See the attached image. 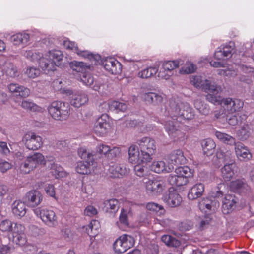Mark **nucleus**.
Wrapping results in <instances>:
<instances>
[{"instance_id": "obj_56", "label": "nucleus", "mask_w": 254, "mask_h": 254, "mask_svg": "<svg viewBox=\"0 0 254 254\" xmlns=\"http://www.w3.org/2000/svg\"><path fill=\"white\" fill-rule=\"evenodd\" d=\"M46 194L51 197L55 198V188L52 184H46L44 188Z\"/></svg>"}, {"instance_id": "obj_32", "label": "nucleus", "mask_w": 254, "mask_h": 254, "mask_svg": "<svg viewBox=\"0 0 254 254\" xmlns=\"http://www.w3.org/2000/svg\"><path fill=\"white\" fill-rule=\"evenodd\" d=\"M2 72L8 78H15L18 76L17 67L11 63L5 62L2 67Z\"/></svg>"}, {"instance_id": "obj_30", "label": "nucleus", "mask_w": 254, "mask_h": 254, "mask_svg": "<svg viewBox=\"0 0 254 254\" xmlns=\"http://www.w3.org/2000/svg\"><path fill=\"white\" fill-rule=\"evenodd\" d=\"M204 191V186L202 183L194 185L189 191L188 197L190 200H194L202 195Z\"/></svg>"}, {"instance_id": "obj_48", "label": "nucleus", "mask_w": 254, "mask_h": 254, "mask_svg": "<svg viewBox=\"0 0 254 254\" xmlns=\"http://www.w3.org/2000/svg\"><path fill=\"white\" fill-rule=\"evenodd\" d=\"M24 55L30 60L32 61H37L39 63L43 57L40 52L31 50H26L24 52Z\"/></svg>"}, {"instance_id": "obj_3", "label": "nucleus", "mask_w": 254, "mask_h": 254, "mask_svg": "<svg viewBox=\"0 0 254 254\" xmlns=\"http://www.w3.org/2000/svg\"><path fill=\"white\" fill-rule=\"evenodd\" d=\"M63 54L61 51L59 50H52L49 51L42 57L39 62V66L44 71H54L56 66L60 64L62 60Z\"/></svg>"}, {"instance_id": "obj_29", "label": "nucleus", "mask_w": 254, "mask_h": 254, "mask_svg": "<svg viewBox=\"0 0 254 254\" xmlns=\"http://www.w3.org/2000/svg\"><path fill=\"white\" fill-rule=\"evenodd\" d=\"M108 170L110 176L112 178H120L127 173L126 167L120 164L110 165Z\"/></svg>"}, {"instance_id": "obj_57", "label": "nucleus", "mask_w": 254, "mask_h": 254, "mask_svg": "<svg viewBox=\"0 0 254 254\" xmlns=\"http://www.w3.org/2000/svg\"><path fill=\"white\" fill-rule=\"evenodd\" d=\"M134 167L135 174L139 177H143L145 175V168L140 164H136Z\"/></svg>"}, {"instance_id": "obj_63", "label": "nucleus", "mask_w": 254, "mask_h": 254, "mask_svg": "<svg viewBox=\"0 0 254 254\" xmlns=\"http://www.w3.org/2000/svg\"><path fill=\"white\" fill-rule=\"evenodd\" d=\"M126 126L127 127H134L139 125V123L135 120H130L125 122Z\"/></svg>"}, {"instance_id": "obj_42", "label": "nucleus", "mask_w": 254, "mask_h": 254, "mask_svg": "<svg viewBox=\"0 0 254 254\" xmlns=\"http://www.w3.org/2000/svg\"><path fill=\"white\" fill-rule=\"evenodd\" d=\"M161 241L169 247L177 248L180 245V242L178 239L169 235H163Z\"/></svg>"}, {"instance_id": "obj_40", "label": "nucleus", "mask_w": 254, "mask_h": 254, "mask_svg": "<svg viewBox=\"0 0 254 254\" xmlns=\"http://www.w3.org/2000/svg\"><path fill=\"white\" fill-rule=\"evenodd\" d=\"M158 71V69L156 67H148L139 71L138 76L142 79L148 78L155 75Z\"/></svg>"}, {"instance_id": "obj_13", "label": "nucleus", "mask_w": 254, "mask_h": 254, "mask_svg": "<svg viewBox=\"0 0 254 254\" xmlns=\"http://www.w3.org/2000/svg\"><path fill=\"white\" fill-rule=\"evenodd\" d=\"M147 193L152 195L160 194L165 188V183L160 180L144 178L143 180Z\"/></svg>"}, {"instance_id": "obj_9", "label": "nucleus", "mask_w": 254, "mask_h": 254, "mask_svg": "<svg viewBox=\"0 0 254 254\" xmlns=\"http://www.w3.org/2000/svg\"><path fill=\"white\" fill-rule=\"evenodd\" d=\"M78 153L81 158L84 160L77 162L76 167V172L81 174L90 173L91 172L90 167L93 162V155L87 152L86 149L82 147L78 149Z\"/></svg>"}, {"instance_id": "obj_8", "label": "nucleus", "mask_w": 254, "mask_h": 254, "mask_svg": "<svg viewBox=\"0 0 254 254\" xmlns=\"http://www.w3.org/2000/svg\"><path fill=\"white\" fill-rule=\"evenodd\" d=\"M143 158L145 161H151L153 155L156 152V141L149 137H144L137 142Z\"/></svg>"}, {"instance_id": "obj_28", "label": "nucleus", "mask_w": 254, "mask_h": 254, "mask_svg": "<svg viewBox=\"0 0 254 254\" xmlns=\"http://www.w3.org/2000/svg\"><path fill=\"white\" fill-rule=\"evenodd\" d=\"M237 199L235 195H226L223 201L222 209L224 214L229 213L236 206Z\"/></svg>"}, {"instance_id": "obj_17", "label": "nucleus", "mask_w": 254, "mask_h": 254, "mask_svg": "<svg viewBox=\"0 0 254 254\" xmlns=\"http://www.w3.org/2000/svg\"><path fill=\"white\" fill-rule=\"evenodd\" d=\"M229 188L231 191L241 194L246 193L250 191L251 190L250 187L244 178L238 179L231 181L230 183Z\"/></svg>"}, {"instance_id": "obj_54", "label": "nucleus", "mask_w": 254, "mask_h": 254, "mask_svg": "<svg viewBox=\"0 0 254 254\" xmlns=\"http://www.w3.org/2000/svg\"><path fill=\"white\" fill-rule=\"evenodd\" d=\"M120 222L123 225L127 226L129 225L127 211L124 209H122L121 212L119 217Z\"/></svg>"}, {"instance_id": "obj_51", "label": "nucleus", "mask_w": 254, "mask_h": 254, "mask_svg": "<svg viewBox=\"0 0 254 254\" xmlns=\"http://www.w3.org/2000/svg\"><path fill=\"white\" fill-rule=\"evenodd\" d=\"M197 67L195 65L191 63L190 64H188L187 67H182L180 70V72L181 74H190L193 73L196 70Z\"/></svg>"}, {"instance_id": "obj_14", "label": "nucleus", "mask_w": 254, "mask_h": 254, "mask_svg": "<svg viewBox=\"0 0 254 254\" xmlns=\"http://www.w3.org/2000/svg\"><path fill=\"white\" fill-rule=\"evenodd\" d=\"M22 141L27 148L29 150H36L43 144L42 137L32 132H28L23 137Z\"/></svg>"}, {"instance_id": "obj_15", "label": "nucleus", "mask_w": 254, "mask_h": 254, "mask_svg": "<svg viewBox=\"0 0 254 254\" xmlns=\"http://www.w3.org/2000/svg\"><path fill=\"white\" fill-rule=\"evenodd\" d=\"M222 107L225 110V113L233 114L240 111L243 107L244 102L239 99L232 98L223 99Z\"/></svg>"}, {"instance_id": "obj_38", "label": "nucleus", "mask_w": 254, "mask_h": 254, "mask_svg": "<svg viewBox=\"0 0 254 254\" xmlns=\"http://www.w3.org/2000/svg\"><path fill=\"white\" fill-rule=\"evenodd\" d=\"M99 228V222L98 220H93L86 228V232L90 237L94 238L98 234Z\"/></svg>"}, {"instance_id": "obj_23", "label": "nucleus", "mask_w": 254, "mask_h": 254, "mask_svg": "<svg viewBox=\"0 0 254 254\" xmlns=\"http://www.w3.org/2000/svg\"><path fill=\"white\" fill-rule=\"evenodd\" d=\"M88 101L87 95L82 91L72 93L70 97V104L75 107L79 108L86 104Z\"/></svg>"}, {"instance_id": "obj_53", "label": "nucleus", "mask_w": 254, "mask_h": 254, "mask_svg": "<svg viewBox=\"0 0 254 254\" xmlns=\"http://www.w3.org/2000/svg\"><path fill=\"white\" fill-rule=\"evenodd\" d=\"M233 47L234 44L230 43L229 44L224 46L223 48H221V50L224 54V56H225L226 58L232 55V52L234 50Z\"/></svg>"}, {"instance_id": "obj_34", "label": "nucleus", "mask_w": 254, "mask_h": 254, "mask_svg": "<svg viewBox=\"0 0 254 254\" xmlns=\"http://www.w3.org/2000/svg\"><path fill=\"white\" fill-rule=\"evenodd\" d=\"M30 38L29 34L26 33H18L10 36V41L15 45L26 44Z\"/></svg>"}, {"instance_id": "obj_62", "label": "nucleus", "mask_w": 254, "mask_h": 254, "mask_svg": "<svg viewBox=\"0 0 254 254\" xmlns=\"http://www.w3.org/2000/svg\"><path fill=\"white\" fill-rule=\"evenodd\" d=\"M214 58L219 60H223L225 58H226L225 56H224V54L221 48H218V50L214 53Z\"/></svg>"}, {"instance_id": "obj_60", "label": "nucleus", "mask_w": 254, "mask_h": 254, "mask_svg": "<svg viewBox=\"0 0 254 254\" xmlns=\"http://www.w3.org/2000/svg\"><path fill=\"white\" fill-rule=\"evenodd\" d=\"M8 188L7 186L0 184V203L3 199L4 196L7 194Z\"/></svg>"}, {"instance_id": "obj_46", "label": "nucleus", "mask_w": 254, "mask_h": 254, "mask_svg": "<svg viewBox=\"0 0 254 254\" xmlns=\"http://www.w3.org/2000/svg\"><path fill=\"white\" fill-rule=\"evenodd\" d=\"M109 108L111 111H116L124 112L127 109V105L123 103L119 102L117 101H113L109 104Z\"/></svg>"}, {"instance_id": "obj_35", "label": "nucleus", "mask_w": 254, "mask_h": 254, "mask_svg": "<svg viewBox=\"0 0 254 254\" xmlns=\"http://www.w3.org/2000/svg\"><path fill=\"white\" fill-rule=\"evenodd\" d=\"M253 132V129L248 124H244L240 129L237 131V136L241 141H245L249 138Z\"/></svg>"}, {"instance_id": "obj_5", "label": "nucleus", "mask_w": 254, "mask_h": 254, "mask_svg": "<svg viewBox=\"0 0 254 254\" xmlns=\"http://www.w3.org/2000/svg\"><path fill=\"white\" fill-rule=\"evenodd\" d=\"M46 160L44 155L39 152H35L28 156L20 166L21 173L29 174L40 166L46 165Z\"/></svg>"}, {"instance_id": "obj_20", "label": "nucleus", "mask_w": 254, "mask_h": 254, "mask_svg": "<svg viewBox=\"0 0 254 254\" xmlns=\"http://www.w3.org/2000/svg\"><path fill=\"white\" fill-rule=\"evenodd\" d=\"M183 63V62L181 60L169 61L163 63L162 64L163 71H160L158 73V77L165 79H169L170 75L167 73L164 74V72L165 71L171 72L173 69L178 67L179 65L182 64Z\"/></svg>"}, {"instance_id": "obj_27", "label": "nucleus", "mask_w": 254, "mask_h": 254, "mask_svg": "<svg viewBox=\"0 0 254 254\" xmlns=\"http://www.w3.org/2000/svg\"><path fill=\"white\" fill-rule=\"evenodd\" d=\"M174 168L172 165L166 164L164 161H154L151 165V169L157 173L171 172Z\"/></svg>"}, {"instance_id": "obj_22", "label": "nucleus", "mask_w": 254, "mask_h": 254, "mask_svg": "<svg viewBox=\"0 0 254 254\" xmlns=\"http://www.w3.org/2000/svg\"><path fill=\"white\" fill-rule=\"evenodd\" d=\"M138 147L134 144L131 145L128 148V161L133 164H140L141 163H147L143 158V155L140 153Z\"/></svg>"}, {"instance_id": "obj_24", "label": "nucleus", "mask_w": 254, "mask_h": 254, "mask_svg": "<svg viewBox=\"0 0 254 254\" xmlns=\"http://www.w3.org/2000/svg\"><path fill=\"white\" fill-rule=\"evenodd\" d=\"M164 200L171 207L180 205L182 201L181 196L173 188L169 189L168 194L164 197Z\"/></svg>"}, {"instance_id": "obj_47", "label": "nucleus", "mask_w": 254, "mask_h": 254, "mask_svg": "<svg viewBox=\"0 0 254 254\" xmlns=\"http://www.w3.org/2000/svg\"><path fill=\"white\" fill-rule=\"evenodd\" d=\"M212 201L208 198H203L198 204L200 210L205 213H208L211 211L212 208Z\"/></svg>"}, {"instance_id": "obj_49", "label": "nucleus", "mask_w": 254, "mask_h": 254, "mask_svg": "<svg viewBox=\"0 0 254 254\" xmlns=\"http://www.w3.org/2000/svg\"><path fill=\"white\" fill-rule=\"evenodd\" d=\"M40 73L41 71L39 68L34 67H29L25 72V74L28 78L33 79L39 76Z\"/></svg>"}, {"instance_id": "obj_11", "label": "nucleus", "mask_w": 254, "mask_h": 254, "mask_svg": "<svg viewBox=\"0 0 254 254\" xmlns=\"http://www.w3.org/2000/svg\"><path fill=\"white\" fill-rule=\"evenodd\" d=\"M34 212L47 226L55 227L58 225V216L53 210L38 207L34 210Z\"/></svg>"}, {"instance_id": "obj_58", "label": "nucleus", "mask_w": 254, "mask_h": 254, "mask_svg": "<svg viewBox=\"0 0 254 254\" xmlns=\"http://www.w3.org/2000/svg\"><path fill=\"white\" fill-rule=\"evenodd\" d=\"M97 214V209L91 205L88 206L84 210V214L88 216L92 217Z\"/></svg>"}, {"instance_id": "obj_52", "label": "nucleus", "mask_w": 254, "mask_h": 254, "mask_svg": "<svg viewBox=\"0 0 254 254\" xmlns=\"http://www.w3.org/2000/svg\"><path fill=\"white\" fill-rule=\"evenodd\" d=\"M64 46L67 49L71 50L75 52L78 53V48L77 44L74 42L69 40H65L64 41Z\"/></svg>"}, {"instance_id": "obj_19", "label": "nucleus", "mask_w": 254, "mask_h": 254, "mask_svg": "<svg viewBox=\"0 0 254 254\" xmlns=\"http://www.w3.org/2000/svg\"><path fill=\"white\" fill-rule=\"evenodd\" d=\"M235 152L237 158L241 161H247L252 158L250 150L241 142L235 144Z\"/></svg>"}, {"instance_id": "obj_59", "label": "nucleus", "mask_w": 254, "mask_h": 254, "mask_svg": "<svg viewBox=\"0 0 254 254\" xmlns=\"http://www.w3.org/2000/svg\"><path fill=\"white\" fill-rule=\"evenodd\" d=\"M0 153L4 155H8L10 153L7 142L4 141H0Z\"/></svg>"}, {"instance_id": "obj_44", "label": "nucleus", "mask_w": 254, "mask_h": 254, "mask_svg": "<svg viewBox=\"0 0 254 254\" xmlns=\"http://www.w3.org/2000/svg\"><path fill=\"white\" fill-rule=\"evenodd\" d=\"M52 175L56 178H60L66 176L67 174L60 165L53 163L51 168Z\"/></svg>"}, {"instance_id": "obj_1", "label": "nucleus", "mask_w": 254, "mask_h": 254, "mask_svg": "<svg viewBox=\"0 0 254 254\" xmlns=\"http://www.w3.org/2000/svg\"><path fill=\"white\" fill-rule=\"evenodd\" d=\"M170 104V116L165 121L164 127L169 136L178 141L184 137V134L180 130L181 122L183 120H191L194 114L193 109L187 103L174 105L171 102Z\"/></svg>"}, {"instance_id": "obj_55", "label": "nucleus", "mask_w": 254, "mask_h": 254, "mask_svg": "<svg viewBox=\"0 0 254 254\" xmlns=\"http://www.w3.org/2000/svg\"><path fill=\"white\" fill-rule=\"evenodd\" d=\"M110 150V146L106 144H99L97 147V151L100 154L106 155L108 153H109Z\"/></svg>"}, {"instance_id": "obj_6", "label": "nucleus", "mask_w": 254, "mask_h": 254, "mask_svg": "<svg viewBox=\"0 0 254 254\" xmlns=\"http://www.w3.org/2000/svg\"><path fill=\"white\" fill-rule=\"evenodd\" d=\"M175 174L170 175L168 182L170 185L181 187L188 183V178L192 176L191 170L188 166L179 167L175 169Z\"/></svg>"}, {"instance_id": "obj_2", "label": "nucleus", "mask_w": 254, "mask_h": 254, "mask_svg": "<svg viewBox=\"0 0 254 254\" xmlns=\"http://www.w3.org/2000/svg\"><path fill=\"white\" fill-rule=\"evenodd\" d=\"M0 230L3 232L10 233L12 236L9 240L20 246H24L27 242L24 225L14 223L9 219H5L0 222Z\"/></svg>"}, {"instance_id": "obj_4", "label": "nucleus", "mask_w": 254, "mask_h": 254, "mask_svg": "<svg viewBox=\"0 0 254 254\" xmlns=\"http://www.w3.org/2000/svg\"><path fill=\"white\" fill-rule=\"evenodd\" d=\"M49 114L55 120L63 121L66 120L70 115V105L68 103L55 101L48 107Z\"/></svg>"}, {"instance_id": "obj_50", "label": "nucleus", "mask_w": 254, "mask_h": 254, "mask_svg": "<svg viewBox=\"0 0 254 254\" xmlns=\"http://www.w3.org/2000/svg\"><path fill=\"white\" fill-rule=\"evenodd\" d=\"M207 81L208 80H206L205 83L202 84L203 80L201 76H194L191 77L190 79V83L197 88L201 87L203 89V86L206 84Z\"/></svg>"}, {"instance_id": "obj_41", "label": "nucleus", "mask_w": 254, "mask_h": 254, "mask_svg": "<svg viewBox=\"0 0 254 254\" xmlns=\"http://www.w3.org/2000/svg\"><path fill=\"white\" fill-rule=\"evenodd\" d=\"M105 207L107 211L116 212L119 209V202L116 199H111L104 202Z\"/></svg>"}, {"instance_id": "obj_18", "label": "nucleus", "mask_w": 254, "mask_h": 254, "mask_svg": "<svg viewBox=\"0 0 254 254\" xmlns=\"http://www.w3.org/2000/svg\"><path fill=\"white\" fill-rule=\"evenodd\" d=\"M24 199L30 206L36 207L42 202L43 195L39 190H32L26 193Z\"/></svg>"}, {"instance_id": "obj_21", "label": "nucleus", "mask_w": 254, "mask_h": 254, "mask_svg": "<svg viewBox=\"0 0 254 254\" xmlns=\"http://www.w3.org/2000/svg\"><path fill=\"white\" fill-rule=\"evenodd\" d=\"M105 69L112 74H118L121 73L122 69L121 64L113 58H109L103 62Z\"/></svg>"}, {"instance_id": "obj_64", "label": "nucleus", "mask_w": 254, "mask_h": 254, "mask_svg": "<svg viewBox=\"0 0 254 254\" xmlns=\"http://www.w3.org/2000/svg\"><path fill=\"white\" fill-rule=\"evenodd\" d=\"M210 111V109L209 106L206 104H204L203 106L201 107L200 110L199 111L200 113L204 115H208Z\"/></svg>"}, {"instance_id": "obj_45", "label": "nucleus", "mask_w": 254, "mask_h": 254, "mask_svg": "<svg viewBox=\"0 0 254 254\" xmlns=\"http://www.w3.org/2000/svg\"><path fill=\"white\" fill-rule=\"evenodd\" d=\"M146 208L149 210L155 212L159 216L164 215L166 211L162 205L154 202H148L146 205Z\"/></svg>"}, {"instance_id": "obj_10", "label": "nucleus", "mask_w": 254, "mask_h": 254, "mask_svg": "<svg viewBox=\"0 0 254 254\" xmlns=\"http://www.w3.org/2000/svg\"><path fill=\"white\" fill-rule=\"evenodd\" d=\"M203 90L205 92H209L206 96L207 101L214 105H220L222 107L224 98L218 95L222 91L221 86L211 84L209 81H207L206 84L203 86Z\"/></svg>"}, {"instance_id": "obj_31", "label": "nucleus", "mask_w": 254, "mask_h": 254, "mask_svg": "<svg viewBox=\"0 0 254 254\" xmlns=\"http://www.w3.org/2000/svg\"><path fill=\"white\" fill-rule=\"evenodd\" d=\"M236 165L234 163L225 165L221 169V176L224 181H230L234 175Z\"/></svg>"}, {"instance_id": "obj_25", "label": "nucleus", "mask_w": 254, "mask_h": 254, "mask_svg": "<svg viewBox=\"0 0 254 254\" xmlns=\"http://www.w3.org/2000/svg\"><path fill=\"white\" fill-rule=\"evenodd\" d=\"M167 160L170 164L173 165L184 164L186 163L187 159L184 156L183 151L177 149L172 151L168 156Z\"/></svg>"}, {"instance_id": "obj_37", "label": "nucleus", "mask_w": 254, "mask_h": 254, "mask_svg": "<svg viewBox=\"0 0 254 254\" xmlns=\"http://www.w3.org/2000/svg\"><path fill=\"white\" fill-rule=\"evenodd\" d=\"M143 98L147 103L153 104L154 105L159 104L162 103L163 101V97L162 96L153 92L145 93L143 95Z\"/></svg>"}, {"instance_id": "obj_16", "label": "nucleus", "mask_w": 254, "mask_h": 254, "mask_svg": "<svg viewBox=\"0 0 254 254\" xmlns=\"http://www.w3.org/2000/svg\"><path fill=\"white\" fill-rule=\"evenodd\" d=\"M110 126L108 116L103 114L96 121L93 130L97 135L101 136L107 133Z\"/></svg>"}, {"instance_id": "obj_36", "label": "nucleus", "mask_w": 254, "mask_h": 254, "mask_svg": "<svg viewBox=\"0 0 254 254\" xmlns=\"http://www.w3.org/2000/svg\"><path fill=\"white\" fill-rule=\"evenodd\" d=\"M201 146L204 153L209 156L213 154L216 144L213 139L207 138L201 142Z\"/></svg>"}, {"instance_id": "obj_61", "label": "nucleus", "mask_w": 254, "mask_h": 254, "mask_svg": "<svg viewBox=\"0 0 254 254\" xmlns=\"http://www.w3.org/2000/svg\"><path fill=\"white\" fill-rule=\"evenodd\" d=\"M11 167V165L7 161L0 162V171L2 173L5 172Z\"/></svg>"}, {"instance_id": "obj_33", "label": "nucleus", "mask_w": 254, "mask_h": 254, "mask_svg": "<svg viewBox=\"0 0 254 254\" xmlns=\"http://www.w3.org/2000/svg\"><path fill=\"white\" fill-rule=\"evenodd\" d=\"M12 211L17 217L24 216L26 213L25 204L20 200H15L12 205Z\"/></svg>"}, {"instance_id": "obj_43", "label": "nucleus", "mask_w": 254, "mask_h": 254, "mask_svg": "<svg viewBox=\"0 0 254 254\" xmlns=\"http://www.w3.org/2000/svg\"><path fill=\"white\" fill-rule=\"evenodd\" d=\"M21 107L26 110L32 112H42L43 109L29 100H24L21 103Z\"/></svg>"}, {"instance_id": "obj_39", "label": "nucleus", "mask_w": 254, "mask_h": 254, "mask_svg": "<svg viewBox=\"0 0 254 254\" xmlns=\"http://www.w3.org/2000/svg\"><path fill=\"white\" fill-rule=\"evenodd\" d=\"M215 136L220 141L230 145H233L236 144L235 139L232 136L219 131L215 132Z\"/></svg>"}, {"instance_id": "obj_26", "label": "nucleus", "mask_w": 254, "mask_h": 254, "mask_svg": "<svg viewBox=\"0 0 254 254\" xmlns=\"http://www.w3.org/2000/svg\"><path fill=\"white\" fill-rule=\"evenodd\" d=\"M8 91L15 96L25 98L30 93V90L17 83H10L7 85Z\"/></svg>"}, {"instance_id": "obj_7", "label": "nucleus", "mask_w": 254, "mask_h": 254, "mask_svg": "<svg viewBox=\"0 0 254 254\" xmlns=\"http://www.w3.org/2000/svg\"><path fill=\"white\" fill-rule=\"evenodd\" d=\"M73 71L78 73L80 81L86 86H91L94 81L93 76L89 72L90 70L89 65L87 66L82 62L73 61L70 64Z\"/></svg>"}, {"instance_id": "obj_12", "label": "nucleus", "mask_w": 254, "mask_h": 254, "mask_svg": "<svg viewBox=\"0 0 254 254\" xmlns=\"http://www.w3.org/2000/svg\"><path fill=\"white\" fill-rule=\"evenodd\" d=\"M135 240L133 237L127 234L120 236L113 244V249L117 254H122L133 247Z\"/></svg>"}]
</instances>
